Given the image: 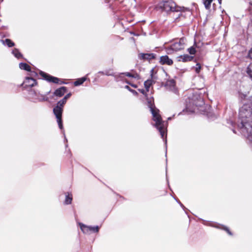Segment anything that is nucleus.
I'll use <instances>...</instances> for the list:
<instances>
[{
    "instance_id": "obj_6",
    "label": "nucleus",
    "mask_w": 252,
    "mask_h": 252,
    "mask_svg": "<svg viewBox=\"0 0 252 252\" xmlns=\"http://www.w3.org/2000/svg\"><path fill=\"white\" fill-rule=\"evenodd\" d=\"M29 98L33 102L47 101L48 97L31 90L29 93Z\"/></svg>"
},
{
    "instance_id": "obj_27",
    "label": "nucleus",
    "mask_w": 252,
    "mask_h": 252,
    "mask_svg": "<svg viewBox=\"0 0 252 252\" xmlns=\"http://www.w3.org/2000/svg\"><path fill=\"white\" fill-rule=\"evenodd\" d=\"M239 97L241 100L245 99L246 95L241 93H239Z\"/></svg>"
},
{
    "instance_id": "obj_39",
    "label": "nucleus",
    "mask_w": 252,
    "mask_h": 252,
    "mask_svg": "<svg viewBox=\"0 0 252 252\" xmlns=\"http://www.w3.org/2000/svg\"><path fill=\"white\" fill-rule=\"evenodd\" d=\"M233 131L234 133H235V130H233Z\"/></svg>"
},
{
    "instance_id": "obj_36",
    "label": "nucleus",
    "mask_w": 252,
    "mask_h": 252,
    "mask_svg": "<svg viewBox=\"0 0 252 252\" xmlns=\"http://www.w3.org/2000/svg\"><path fill=\"white\" fill-rule=\"evenodd\" d=\"M171 120V117H169V118H168V120Z\"/></svg>"
},
{
    "instance_id": "obj_31",
    "label": "nucleus",
    "mask_w": 252,
    "mask_h": 252,
    "mask_svg": "<svg viewBox=\"0 0 252 252\" xmlns=\"http://www.w3.org/2000/svg\"><path fill=\"white\" fill-rule=\"evenodd\" d=\"M175 200L179 203V204L180 205V206L183 208V209H185V206L183 205V204L179 200H177L176 199H175Z\"/></svg>"
},
{
    "instance_id": "obj_17",
    "label": "nucleus",
    "mask_w": 252,
    "mask_h": 252,
    "mask_svg": "<svg viewBox=\"0 0 252 252\" xmlns=\"http://www.w3.org/2000/svg\"><path fill=\"white\" fill-rule=\"evenodd\" d=\"M1 41L2 42L3 44L6 45L9 47H12L14 45V43L9 39L1 40Z\"/></svg>"
},
{
    "instance_id": "obj_37",
    "label": "nucleus",
    "mask_w": 252,
    "mask_h": 252,
    "mask_svg": "<svg viewBox=\"0 0 252 252\" xmlns=\"http://www.w3.org/2000/svg\"><path fill=\"white\" fill-rule=\"evenodd\" d=\"M165 144H166V142H167L166 139L165 140Z\"/></svg>"
},
{
    "instance_id": "obj_18",
    "label": "nucleus",
    "mask_w": 252,
    "mask_h": 252,
    "mask_svg": "<svg viewBox=\"0 0 252 252\" xmlns=\"http://www.w3.org/2000/svg\"><path fill=\"white\" fill-rule=\"evenodd\" d=\"M87 80V78L85 77H82L77 79L74 82V85L75 86H78L80 85H82L86 80Z\"/></svg>"
},
{
    "instance_id": "obj_13",
    "label": "nucleus",
    "mask_w": 252,
    "mask_h": 252,
    "mask_svg": "<svg viewBox=\"0 0 252 252\" xmlns=\"http://www.w3.org/2000/svg\"><path fill=\"white\" fill-rule=\"evenodd\" d=\"M160 63L161 64L171 65L173 64V61L167 56L165 55L160 57Z\"/></svg>"
},
{
    "instance_id": "obj_1",
    "label": "nucleus",
    "mask_w": 252,
    "mask_h": 252,
    "mask_svg": "<svg viewBox=\"0 0 252 252\" xmlns=\"http://www.w3.org/2000/svg\"><path fill=\"white\" fill-rule=\"evenodd\" d=\"M238 128L252 147V107L250 104H245L240 108Z\"/></svg>"
},
{
    "instance_id": "obj_28",
    "label": "nucleus",
    "mask_w": 252,
    "mask_h": 252,
    "mask_svg": "<svg viewBox=\"0 0 252 252\" xmlns=\"http://www.w3.org/2000/svg\"><path fill=\"white\" fill-rule=\"evenodd\" d=\"M222 229L225 230L230 235H232L231 232L229 231V230L228 229V228L223 226H222Z\"/></svg>"
},
{
    "instance_id": "obj_5",
    "label": "nucleus",
    "mask_w": 252,
    "mask_h": 252,
    "mask_svg": "<svg viewBox=\"0 0 252 252\" xmlns=\"http://www.w3.org/2000/svg\"><path fill=\"white\" fill-rule=\"evenodd\" d=\"M185 40L184 38H181L179 39V41L175 42L172 44L170 47L167 48L168 53H171V51L176 52L184 49Z\"/></svg>"
},
{
    "instance_id": "obj_10",
    "label": "nucleus",
    "mask_w": 252,
    "mask_h": 252,
    "mask_svg": "<svg viewBox=\"0 0 252 252\" xmlns=\"http://www.w3.org/2000/svg\"><path fill=\"white\" fill-rule=\"evenodd\" d=\"M165 87L166 89L176 94L177 90L175 87V81L173 79L168 80L165 83Z\"/></svg>"
},
{
    "instance_id": "obj_12",
    "label": "nucleus",
    "mask_w": 252,
    "mask_h": 252,
    "mask_svg": "<svg viewBox=\"0 0 252 252\" xmlns=\"http://www.w3.org/2000/svg\"><path fill=\"white\" fill-rule=\"evenodd\" d=\"M156 55L153 53H141L139 55L140 59L144 60H150L155 58Z\"/></svg>"
},
{
    "instance_id": "obj_4",
    "label": "nucleus",
    "mask_w": 252,
    "mask_h": 252,
    "mask_svg": "<svg viewBox=\"0 0 252 252\" xmlns=\"http://www.w3.org/2000/svg\"><path fill=\"white\" fill-rule=\"evenodd\" d=\"M65 99H62L58 102L57 105L53 109V112L57 119V121L59 125V127L61 129L63 128L62 123V113L63 112V108L64 105L66 103Z\"/></svg>"
},
{
    "instance_id": "obj_34",
    "label": "nucleus",
    "mask_w": 252,
    "mask_h": 252,
    "mask_svg": "<svg viewBox=\"0 0 252 252\" xmlns=\"http://www.w3.org/2000/svg\"><path fill=\"white\" fill-rule=\"evenodd\" d=\"M105 71H99L97 74H100L101 75H105Z\"/></svg>"
},
{
    "instance_id": "obj_16",
    "label": "nucleus",
    "mask_w": 252,
    "mask_h": 252,
    "mask_svg": "<svg viewBox=\"0 0 252 252\" xmlns=\"http://www.w3.org/2000/svg\"><path fill=\"white\" fill-rule=\"evenodd\" d=\"M154 83V81L152 79H148L145 81L144 87L146 89V92L149 91V89L151 86Z\"/></svg>"
},
{
    "instance_id": "obj_26",
    "label": "nucleus",
    "mask_w": 252,
    "mask_h": 252,
    "mask_svg": "<svg viewBox=\"0 0 252 252\" xmlns=\"http://www.w3.org/2000/svg\"><path fill=\"white\" fill-rule=\"evenodd\" d=\"M105 75L107 76H113L114 74L112 71L111 70H106L105 71Z\"/></svg>"
},
{
    "instance_id": "obj_8",
    "label": "nucleus",
    "mask_w": 252,
    "mask_h": 252,
    "mask_svg": "<svg viewBox=\"0 0 252 252\" xmlns=\"http://www.w3.org/2000/svg\"><path fill=\"white\" fill-rule=\"evenodd\" d=\"M79 226L81 230L84 233H88L89 231L98 232L99 229V227L98 226H87L82 223H79Z\"/></svg>"
},
{
    "instance_id": "obj_33",
    "label": "nucleus",
    "mask_w": 252,
    "mask_h": 252,
    "mask_svg": "<svg viewBox=\"0 0 252 252\" xmlns=\"http://www.w3.org/2000/svg\"><path fill=\"white\" fill-rule=\"evenodd\" d=\"M249 56L251 59H252V48L249 51Z\"/></svg>"
},
{
    "instance_id": "obj_24",
    "label": "nucleus",
    "mask_w": 252,
    "mask_h": 252,
    "mask_svg": "<svg viewBox=\"0 0 252 252\" xmlns=\"http://www.w3.org/2000/svg\"><path fill=\"white\" fill-rule=\"evenodd\" d=\"M188 51L191 55H194L196 53V50L193 46L188 48Z\"/></svg>"
},
{
    "instance_id": "obj_20",
    "label": "nucleus",
    "mask_w": 252,
    "mask_h": 252,
    "mask_svg": "<svg viewBox=\"0 0 252 252\" xmlns=\"http://www.w3.org/2000/svg\"><path fill=\"white\" fill-rule=\"evenodd\" d=\"M123 75H125L126 76L129 77H132V78H136V77L134 75L129 73V72H125V73H121L118 75V77L116 78L117 81H119V78L122 77V76Z\"/></svg>"
},
{
    "instance_id": "obj_30",
    "label": "nucleus",
    "mask_w": 252,
    "mask_h": 252,
    "mask_svg": "<svg viewBox=\"0 0 252 252\" xmlns=\"http://www.w3.org/2000/svg\"><path fill=\"white\" fill-rule=\"evenodd\" d=\"M191 105H195V106H197V103H196V102H194V101H193V102H189V104H188L187 105H188V106L189 105V106H190Z\"/></svg>"
},
{
    "instance_id": "obj_21",
    "label": "nucleus",
    "mask_w": 252,
    "mask_h": 252,
    "mask_svg": "<svg viewBox=\"0 0 252 252\" xmlns=\"http://www.w3.org/2000/svg\"><path fill=\"white\" fill-rule=\"evenodd\" d=\"M12 53L13 54V55L18 59H19L22 57V55L21 54V53L19 52L18 49L16 48H15L12 51Z\"/></svg>"
},
{
    "instance_id": "obj_19",
    "label": "nucleus",
    "mask_w": 252,
    "mask_h": 252,
    "mask_svg": "<svg viewBox=\"0 0 252 252\" xmlns=\"http://www.w3.org/2000/svg\"><path fill=\"white\" fill-rule=\"evenodd\" d=\"M72 200V194L68 193L67 195L65 196V199L64 200V204L66 205L71 204Z\"/></svg>"
},
{
    "instance_id": "obj_38",
    "label": "nucleus",
    "mask_w": 252,
    "mask_h": 252,
    "mask_svg": "<svg viewBox=\"0 0 252 252\" xmlns=\"http://www.w3.org/2000/svg\"><path fill=\"white\" fill-rule=\"evenodd\" d=\"M247 72L249 74V69L248 70Z\"/></svg>"
},
{
    "instance_id": "obj_25",
    "label": "nucleus",
    "mask_w": 252,
    "mask_h": 252,
    "mask_svg": "<svg viewBox=\"0 0 252 252\" xmlns=\"http://www.w3.org/2000/svg\"><path fill=\"white\" fill-rule=\"evenodd\" d=\"M201 66L199 63H197L195 67V70L196 73H198L200 72Z\"/></svg>"
},
{
    "instance_id": "obj_7",
    "label": "nucleus",
    "mask_w": 252,
    "mask_h": 252,
    "mask_svg": "<svg viewBox=\"0 0 252 252\" xmlns=\"http://www.w3.org/2000/svg\"><path fill=\"white\" fill-rule=\"evenodd\" d=\"M39 73H40V75L42 77H43L45 80H46V81H47L49 82H52V83H54L55 84L64 83L63 82L60 83L59 82L60 79L58 78L51 76V75H50L45 72H44L42 71H40Z\"/></svg>"
},
{
    "instance_id": "obj_22",
    "label": "nucleus",
    "mask_w": 252,
    "mask_h": 252,
    "mask_svg": "<svg viewBox=\"0 0 252 252\" xmlns=\"http://www.w3.org/2000/svg\"><path fill=\"white\" fill-rule=\"evenodd\" d=\"M203 1V3L205 5V8L207 9H210L211 7V4L213 1V0H202Z\"/></svg>"
},
{
    "instance_id": "obj_23",
    "label": "nucleus",
    "mask_w": 252,
    "mask_h": 252,
    "mask_svg": "<svg viewBox=\"0 0 252 252\" xmlns=\"http://www.w3.org/2000/svg\"><path fill=\"white\" fill-rule=\"evenodd\" d=\"M125 88L131 92L134 95H137L138 94V93L136 91L131 89L128 86L126 85L125 87Z\"/></svg>"
},
{
    "instance_id": "obj_3",
    "label": "nucleus",
    "mask_w": 252,
    "mask_h": 252,
    "mask_svg": "<svg viewBox=\"0 0 252 252\" xmlns=\"http://www.w3.org/2000/svg\"><path fill=\"white\" fill-rule=\"evenodd\" d=\"M160 7L162 10L166 12H182L189 10V9L184 7L177 6L176 3L170 0L161 2L159 4Z\"/></svg>"
},
{
    "instance_id": "obj_2",
    "label": "nucleus",
    "mask_w": 252,
    "mask_h": 252,
    "mask_svg": "<svg viewBox=\"0 0 252 252\" xmlns=\"http://www.w3.org/2000/svg\"><path fill=\"white\" fill-rule=\"evenodd\" d=\"M138 91L143 94L147 100L148 107L152 114L153 120L155 122L154 126L157 127L160 132L161 137L163 139L164 135L166 132V123L163 121L160 115L159 114V110L157 109L153 103L154 98L153 97H148L146 91L144 89H138Z\"/></svg>"
},
{
    "instance_id": "obj_11",
    "label": "nucleus",
    "mask_w": 252,
    "mask_h": 252,
    "mask_svg": "<svg viewBox=\"0 0 252 252\" xmlns=\"http://www.w3.org/2000/svg\"><path fill=\"white\" fill-rule=\"evenodd\" d=\"M19 67L21 69L25 70H26L28 71H30L31 72V74H30L31 76H36L37 75V74L36 72H35V71H32L31 70V68L30 66L29 65L26 63H19Z\"/></svg>"
},
{
    "instance_id": "obj_35",
    "label": "nucleus",
    "mask_w": 252,
    "mask_h": 252,
    "mask_svg": "<svg viewBox=\"0 0 252 252\" xmlns=\"http://www.w3.org/2000/svg\"><path fill=\"white\" fill-rule=\"evenodd\" d=\"M63 134H64V133H63ZM65 136V135H64ZM64 139L66 141H67V139L66 138L65 136H64Z\"/></svg>"
},
{
    "instance_id": "obj_14",
    "label": "nucleus",
    "mask_w": 252,
    "mask_h": 252,
    "mask_svg": "<svg viewBox=\"0 0 252 252\" xmlns=\"http://www.w3.org/2000/svg\"><path fill=\"white\" fill-rule=\"evenodd\" d=\"M67 91V88L65 87H62L57 89L54 93L55 96L61 97L65 94Z\"/></svg>"
},
{
    "instance_id": "obj_40",
    "label": "nucleus",
    "mask_w": 252,
    "mask_h": 252,
    "mask_svg": "<svg viewBox=\"0 0 252 252\" xmlns=\"http://www.w3.org/2000/svg\"><path fill=\"white\" fill-rule=\"evenodd\" d=\"M220 0H219V3H220Z\"/></svg>"
},
{
    "instance_id": "obj_32",
    "label": "nucleus",
    "mask_w": 252,
    "mask_h": 252,
    "mask_svg": "<svg viewBox=\"0 0 252 252\" xmlns=\"http://www.w3.org/2000/svg\"><path fill=\"white\" fill-rule=\"evenodd\" d=\"M126 83H128V84H129L130 85H131L132 87H133L134 88H136L137 87V86L136 85L129 83L128 82H126Z\"/></svg>"
},
{
    "instance_id": "obj_9",
    "label": "nucleus",
    "mask_w": 252,
    "mask_h": 252,
    "mask_svg": "<svg viewBox=\"0 0 252 252\" xmlns=\"http://www.w3.org/2000/svg\"><path fill=\"white\" fill-rule=\"evenodd\" d=\"M33 77L31 76V77H27L26 78L22 84L24 88H31L36 85V81L33 78Z\"/></svg>"
},
{
    "instance_id": "obj_15",
    "label": "nucleus",
    "mask_w": 252,
    "mask_h": 252,
    "mask_svg": "<svg viewBox=\"0 0 252 252\" xmlns=\"http://www.w3.org/2000/svg\"><path fill=\"white\" fill-rule=\"evenodd\" d=\"M192 56H189V55L186 54L181 55L177 57L178 61L179 62H186L190 61L193 59Z\"/></svg>"
},
{
    "instance_id": "obj_29",
    "label": "nucleus",
    "mask_w": 252,
    "mask_h": 252,
    "mask_svg": "<svg viewBox=\"0 0 252 252\" xmlns=\"http://www.w3.org/2000/svg\"><path fill=\"white\" fill-rule=\"evenodd\" d=\"M71 95V94L68 93L67 94L63 99H65V100H67V99Z\"/></svg>"
}]
</instances>
